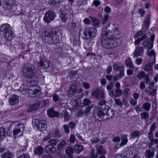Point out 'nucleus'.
<instances>
[{"instance_id": "5", "label": "nucleus", "mask_w": 158, "mask_h": 158, "mask_svg": "<svg viewBox=\"0 0 158 158\" xmlns=\"http://www.w3.org/2000/svg\"><path fill=\"white\" fill-rule=\"evenodd\" d=\"M41 38L43 41L48 44H57L59 42L58 35L50 30L44 31L41 34Z\"/></svg>"}, {"instance_id": "61", "label": "nucleus", "mask_w": 158, "mask_h": 158, "mask_svg": "<svg viewBox=\"0 0 158 158\" xmlns=\"http://www.w3.org/2000/svg\"><path fill=\"white\" fill-rule=\"evenodd\" d=\"M28 142L26 140H25L23 141L21 144V146L22 147H26L28 146Z\"/></svg>"}, {"instance_id": "58", "label": "nucleus", "mask_w": 158, "mask_h": 158, "mask_svg": "<svg viewBox=\"0 0 158 158\" xmlns=\"http://www.w3.org/2000/svg\"><path fill=\"white\" fill-rule=\"evenodd\" d=\"M130 90L128 88L125 89L123 91V94L125 96H127L129 94Z\"/></svg>"}, {"instance_id": "36", "label": "nucleus", "mask_w": 158, "mask_h": 158, "mask_svg": "<svg viewBox=\"0 0 158 158\" xmlns=\"http://www.w3.org/2000/svg\"><path fill=\"white\" fill-rule=\"evenodd\" d=\"M96 150L98 154H105L106 153V151L103 148V146L100 145L98 146Z\"/></svg>"}, {"instance_id": "29", "label": "nucleus", "mask_w": 158, "mask_h": 158, "mask_svg": "<svg viewBox=\"0 0 158 158\" xmlns=\"http://www.w3.org/2000/svg\"><path fill=\"white\" fill-rule=\"evenodd\" d=\"M93 25L95 27H98L100 23V21L98 19L94 17H90Z\"/></svg>"}, {"instance_id": "14", "label": "nucleus", "mask_w": 158, "mask_h": 158, "mask_svg": "<svg viewBox=\"0 0 158 158\" xmlns=\"http://www.w3.org/2000/svg\"><path fill=\"white\" fill-rule=\"evenodd\" d=\"M143 47H136L133 54V57H137L141 56L143 53Z\"/></svg>"}, {"instance_id": "17", "label": "nucleus", "mask_w": 158, "mask_h": 158, "mask_svg": "<svg viewBox=\"0 0 158 158\" xmlns=\"http://www.w3.org/2000/svg\"><path fill=\"white\" fill-rule=\"evenodd\" d=\"M19 96L16 95H12L9 98V103L11 105H14L19 101Z\"/></svg>"}, {"instance_id": "57", "label": "nucleus", "mask_w": 158, "mask_h": 158, "mask_svg": "<svg viewBox=\"0 0 158 158\" xmlns=\"http://www.w3.org/2000/svg\"><path fill=\"white\" fill-rule=\"evenodd\" d=\"M114 101L115 102V103L117 105L120 106H122L123 105L121 101L120 100V99H114Z\"/></svg>"}, {"instance_id": "38", "label": "nucleus", "mask_w": 158, "mask_h": 158, "mask_svg": "<svg viewBox=\"0 0 158 158\" xmlns=\"http://www.w3.org/2000/svg\"><path fill=\"white\" fill-rule=\"evenodd\" d=\"M113 69L115 71H119L124 69V66H118L117 64H115L113 65Z\"/></svg>"}, {"instance_id": "43", "label": "nucleus", "mask_w": 158, "mask_h": 158, "mask_svg": "<svg viewBox=\"0 0 158 158\" xmlns=\"http://www.w3.org/2000/svg\"><path fill=\"white\" fill-rule=\"evenodd\" d=\"M61 1V0H49V3L52 5H56L58 4Z\"/></svg>"}, {"instance_id": "35", "label": "nucleus", "mask_w": 158, "mask_h": 158, "mask_svg": "<svg viewBox=\"0 0 158 158\" xmlns=\"http://www.w3.org/2000/svg\"><path fill=\"white\" fill-rule=\"evenodd\" d=\"M82 146L79 145H76L74 148V151L77 153H79L83 150Z\"/></svg>"}, {"instance_id": "52", "label": "nucleus", "mask_w": 158, "mask_h": 158, "mask_svg": "<svg viewBox=\"0 0 158 158\" xmlns=\"http://www.w3.org/2000/svg\"><path fill=\"white\" fill-rule=\"evenodd\" d=\"M152 43V42L151 41V43H149V42L147 41H143L142 43V47H143V48L144 47H146L147 46L148 48V45Z\"/></svg>"}, {"instance_id": "27", "label": "nucleus", "mask_w": 158, "mask_h": 158, "mask_svg": "<svg viewBox=\"0 0 158 158\" xmlns=\"http://www.w3.org/2000/svg\"><path fill=\"white\" fill-rule=\"evenodd\" d=\"M7 134L5 128L0 127V141L4 139Z\"/></svg>"}, {"instance_id": "59", "label": "nucleus", "mask_w": 158, "mask_h": 158, "mask_svg": "<svg viewBox=\"0 0 158 158\" xmlns=\"http://www.w3.org/2000/svg\"><path fill=\"white\" fill-rule=\"evenodd\" d=\"M156 126H155V123H153L152 125H151V127H150V130L149 131H150V132H154L155 130V129H156Z\"/></svg>"}, {"instance_id": "20", "label": "nucleus", "mask_w": 158, "mask_h": 158, "mask_svg": "<svg viewBox=\"0 0 158 158\" xmlns=\"http://www.w3.org/2000/svg\"><path fill=\"white\" fill-rule=\"evenodd\" d=\"M49 116L51 117H57L59 116V113L56 111L53 108L50 109L48 112Z\"/></svg>"}, {"instance_id": "12", "label": "nucleus", "mask_w": 158, "mask_h": 158, "mask_svg": "<svg viewBox=\"0 0 158 158\" xmlns=\"http://www.w3.org/2000/svg\"><path fill=\"white\" fill-rule=\"evenodd\" d=\"M92 94L96 98L99 99H103L105 98V94L104 90H100L98 88L94 90Z\"/></svg>"}, {"instance_id": "16", "label": "nucleus", "mask_w": 158, "mask_h": 158, "mask_svg": "<svg viewBox=\"0 0 158 158\" xmlns=\"http://www.w3.org/2000/svg\"><path fill=\"white\" fill-rule=\"evenodd\" d=\"M23 124L20 123L17 124L13 131V133L14 137H16V136L21 132V130L22 129Z\"/></svg>"}, {"instance_id": "28", "label": "nucleus", "mask_w": 158, "mask_h": 158, "mask_svg": "<svg viewBox=\"0 0 158 158\" xmlns=\"http://www.w3.org/2000/svg\"><path fill=\"white\" fill-rule=\"evenodd\" d=\"M61 114L62 116L64 118V120L65 121H68L69 120L70 117L69 114L66 110H63Z\"/></svg>"}, {"instance_id": "60", "label": "nucleus", "mask_w": 158, "mask_h": 158, "mask_svg": "<svg viewBox=\"0 0 158 158\" xmlns=\"http://www.w3.org/2000/svg\"><path fill=\"white\" fill-rule=\"evenodd\" d=\"M17 158H30V157L28 154H24L19 156Z\"/></svg>"}, {"instance_id": "50", "label": "nucleus", "mask_w": 158, "mask_h": 158, "mask_svg": "<svg viewBox=\"0 0 158 158\" xmlns=\"http://www.w3.org/2000/svg\"><path fill=\"white\" fill-rule=\"evenodd\" d=\"M114 158H127V156L124 154L120 153L116 155Z\"/></svg>"}, {"instance_id": "22", "label": "nucleus", "mask_w": 158, "mask_h": 158, "mask_svg": "<svg viewBox=\"0 0 158 158\" xmlns=\"http://www.w3.org/2000/svg\"><path fill=\"white\" fill-rule=\"evenodd\" d=\"M156 151L155 148H152V150H147L145 152V155L148 158H152L154 156V153Z\"/></svg>"}, {"instance_id": "34", "label": "nucleus", "mask_w": 158, "mask_h": 158, "mask_svg": "<svg viewBox=\"0 0 158 158\" xmlns=\"http://www.w3.org/2000/svg\"><path fill=\"white\" fill-rule=\"evenodd\" d=\"M145 92L146 93L152 95H154L156 94V90L152 88H148L146 89Z\"/></svg>"}, {"instance_id": "3", "label": "nucleus", "mask_w": 158, "mask_h": 158, "mask_svg": "<svg viewBox=\"0 0 158 158\" xmlns=\"http://www.w3.org/2000/svg\"><path fill=\"white\" fill-rule=\"evenodd\" d=\"M35 69V67L33 65L27 64L23 68V73L26 77L31 80L29 81L31 83H36L38 79L36 76L37 72Z\"/></svg>"}, {"instance_id": "44", "label": "nucleus", "mask_w": 158, "mask_h": 158, "mask_svg": "<svg viewBox=\"0 0 158 158\" xmlns=\"http://www.w3.org/2000/svg\"><path fill=\"white\" fill-rule=\"evenodd\" d=\"M12 155V153L10 152H6L5 153L2 154L1 156L2 158H6Z\"/></svg>"}, {"instance_id": "10", "label": "nucleus", "mask_w": 158, "mask_h": 158, "mask_svg": "<svg viewBox=\"0 0 158 158\" xmlns=\"http://www.w3.org/2000/svg\"><path fill=\"white\" fill-rule=\"evenodd\" d=\"M59 12L60 13V17L62 22L65 23L68 19H70V15L68 13L69 11L65 8L61 9Z\"/></svg>"}, {"instance_id": "18", "label": "nucleus", "mask_w": 158, "mask_h": 158, "mask_svg": "<svg viewBox=\"0 0 158 158\" xmlns=\"http://www.w3.org/2000/svg\"><path fill=\"white\" fill-rule=\"evenodd\" d=\"M77 90V86L76 85H73L70 87L69 90L67 93V95L69 97H71L74 95Z\"/></svg>"}, {"instance_id": "45", "label": "nucleus", "mask_w": 158, "mask_h": 158, "mask_svg": "<svg viewBox=\"0 0 158 158\" xmlns=\"http://www.w3.org/2000/svg\"><path fill=\"white\" fill-rule=\"evenodd\" d=\"M146 38V36L145 35H144L141 38L135 40L134 42L135 45H136L137 44L139 43L141 41L145 39Z\"/></svg>"}, {"instance_id": "8", "label": "nucleus", "mask_w": 158, "mask_h": 158, "mask_svg": "<svg viewBox=\"0 0 158 158\" xmlns=\"http://www.w3.org/2000/svg\"><path fill=\"white\" fill-rule=\"evenodd\" d=\"M32 125L34 128L42 131L47 127V122L45 120L39 119H33L32 121Z\"/></svg>"}, {"instance_id": "53", "label": "nucleus", "mask_w": 158, "mask_h": 158, "mask_svg": "<svg viewBox=\"0 0 158 158\" xmlns=\"http://www.w3.org/2000/svg\"><path fill=\"white\" fill-rule=\"evenodd\" d=\"M109 18V16L106 15H104V17L103 19L102 23V24H105L108 20Z\"/></svg>"}, {"instance_id": "54", "label": "nucleus", "mask_w": 158, "mask_h": 158, "mask_svg": "<svg viewBox=\"0 0 158 158\" xmlns=\"http://www.w3.org/2000/svg\"><path fill=\"white\" fill-rule=\"evenodd\" d=\"M10 3L9 2H4L3 3V6L4 8H8L10 6Z\"/></svg>"}, {"instance_id": "64", "label": "nucleus", "mask_w": 158, "mask_h": 158, "mask_svg": "<svg viewBox=\"0 0 158 158\" xmlns=\"http://www.w3.org/2000/svg\"><path fill=\"white\" fill-rule=\"evenodd\" d=\"M112 70V67L110 65L108 66L106 69V73L109 74Z\"/></svg>"}, {"instance_id": "33", "label": "nucleus", "mask_w": 158, "mask_h": 158, "mask_svg": "<svg viewBox=\"0 0 158 158\" xmlns=\"http://www.w3.org/2000/svg\"><path fill=\"white\" fill-rule=\"evenodd\" d=\"M150 16L149 15H148L146 17L144 21L143 25L147 28L148 27L150 24Z\"/></svg>"}, {"instance_id": "13", "label": "nucleus", "mask_w": 158, "mask_h": 158, "mask_svg": "<svg viewBox=\"0 0 158 158\" xmlns=\"http://www.w3.org/2000/svg\"><path fill=\"white\" fill-rule=\"evenodd\" d=\"M93 108V105H91L86 108L85 110H79L77 114V117H81L84 116H87Z\"/></svg>"}, {"instance_id": "26", "label": "nucleus", "mask_w": 158, "mask_h": 158, "mask_svg": "<svg viewBox=\"0 0 158 158\" xmlns=\"http://www.w3.org/2000/svg\"><path fill=\"white\" fill-rule=\"evenodd\" d=\"M67 144L65 140H63L59 143L57 146L56 150L60 151Z\"/></svg>"}, {"instance_id": "7", "label": "nucleus", "mask_w": 158, "mask_h": 158, "mask_svg": "<svg viewBox=\"0 0 158 158\" xmlns=\"http://www.w3.org/2000/svg\"><path fill=\"white\" fill-rule=\"evenodd\" d=\"M97 30L93 27L85 28L84 29L83 38L89 40L94 37L96 34Z\"/></svg>"}, {"instance_id": "41", "label": "nucleus", "mask_w": 158, "mask_h": 158, "mask_svg": "<svg viewBox=\"0 0 158 158\" xmlns=\"http://www.w3.org/2000/svg\"><path fill=\"white\" fill-rule=\"evenodd\" d=\"M16 125V123L15 122H13L10 123L8 127V130L9 132H11V133L12 132L11 130L13 129H14Z\"/></svg>"}, {"instance_id": "48", "label": "nucleus", "mask_w": 158, "mask_h": 158, "mask_svg": "<svg viewBox=\"0 0 158 158\" xmlns=\"http://www.w3.org/2000/svg\"><path fill=\"white\" fill-rule=\"evenodd\" d=\"M83 105L84 106H87L90 105L91 103V101L88 98H85L83 100Z\"/></svg>"}, {"instance_id": "11", "label": "nucleus", "mask_w": 158, "mask_h": 158, "mask_svg": "<svg viewBox=\"0 0 158 158\" xmlns=\"http://www.w3.org/2000/svg\"><path fill=\"white\" fill-rule=\"evenodd\" d=\"M56 16L55 12L52 10L47 11L44 17V21L47 23H50L53 20Z\"/></svg>"}, {"instance_id": "1", "label": "nucleus", "mask_w": 158, "mask_h": 158, "mask_svg": "<svg viewBox=\"0 0 158 158\" xmlns=\"http://www.w3.org/2000/svg\"><path fill=\"white\" fill-rule=\"evenodd\" d=\"M106 101L104 100L101 101L98 104L99 106L98 108L95 110L94 115L95 117H98L101 118L100 120H103L109 119L113 117L114 114L113 110L110 108L105 104Z\"/></svg>"}, {"instance_id": "23", "label": "nucleus", "mask_w": 158, "mask_h": 158, "mask_svg": "<svg viewBox=\"0 0 158 158\" xmlns=\"http://www.w3.org/2000/svg\"><path fill=\"white\" fill-rule=\"evenodd\" d=\"M40 105V102H35L28 107V111L30 112L36 110L39 107Z\"/></svg>"}, {"instance_id": "62", "label": "nucleus", "mask_w": 158, "mask_h": 158, "mask_svg": "<svg viewBox=\"0 0 158 158\" xmlns=\"http://www.w3.org/2000/svg\"><path fill=\"white\" fill-rule=\"evenodd\" d=\"M69 127L71 129H73L76 126L75 124L73 122L69 123Z\"/></svg>"}, {"instance_id": "51", "label": "nucleus", "mask_w": 158, "mask_h": 158, "mask_svg": "<svg viewBox=\"0 0 158 158\" xmlns=\"http://www.w3.org/2000/svg\"><path fill=\"white\" fill-rule=\"evenodd\" d=\"M40 105H42V106H47L48 105L49 102V101L48 100H44L43 101H42V102H40Z\"/></svg>"}, {"instance_id": "6", "label": "nucleus", "mask_w": 158, "mask_h": 158, "mask_svg": "<svg viewBox=\"0 0 158 158\" xmlns=\"http://www.w3.org/2000/svg\"><path fill=\"white\" fill-rule=\"evenodd\" d=\"M59 139H52L48 140L49 144L45 146V148L48 152L53 154L56 151V147L55 146L59 142Z\"/></svg>"}, {"instance_id": "55", "label": "nucleus", "mask_w": 158, "mask_h": 158, "mask_svg": "<svg viewBox=\"0 0 158 158\" xmlns=\"http://www.w3.org/2000/svg\"><path fill=\"white\" fill-rule=\"evenodd\" d=\"M69 126L65 124L63 126V128L64 130V131L67 133H69Z\"/></svg>"}, {"instance_id": "30", "label": "nucleus", "mask_w": 158, "mask_h": 158, "mask_svg": "<svg viewBox=\"0 0 158 158\" xmlns=\"http://www.w3.org/2000/svg\"><path fill=\"white\" fill-rule=\"evenodd\" d=\"M111 27L113 33L115 35H119L120 32L118 31V25L114 23H113Z\"/></svg>"}, {"instance_id": "39", "label": "nucleus", "mask_w": 158, "mask_h": 158, "mask_svg": "<svg viewBox=\"0 0 158 158\" xmlns=\"http://www.w3.org/2000/svg\"><path fill=\"white\" fill-rule=\"evenodd\" d=\"M125 63L126 65L129 68L131 69H133L134 67V65L133 64L132 60L130 59H129L127 60Z\"/></svg>"}, {"instance_id": "47", "label": "nucleus", "mask_w": 158, "mask_h": 158, "mask_svg": "<svg viewBox=\"0 0 158 158\" xmlns=\"http://www.w3.org/2000/svg\"><path fill=\"white\" fill-rule=\"evenodd\" d=\"M65 152L69 156H72L71 154L73 152V149L71 147L67 148Z\"/></svg>"}, {"instance_id": "9", "label": "nucleus", "mask_w": 158, "mask_h": 158, "mask_svg": "<svg viewBox=\"0 0 158 158\" xmlns=\"http://www.w3.org/2000/svg\"><path fill=\"white\" fill-rule=\"evenodd\" d=\"M148 35L150 37V39L152 42V43L148 45L149 47L147 52V53L148 56L150 57L153 56L154 57H155L156 54L155 52L153 50L150 51V50L153 47V42L154 39L155 35L153 34H152V32H149L148 33Z\"/></svg>"}, {"instance_id": "63", "label": "nucleus", "mask_w": 158, "mask_h": 158, "mask_svg": "<svg viewBox=\"0 0 158 158\" xmlns=\"http://www.w3.org/2000/svg\"><path fill=\"white\" fill-rule=\"evenodd\" d=\"M75 137L74 135H71L70 136V138L69 139V141L71 143H73L75 142Z\"/></svg>"}, {"instance_id": "2", "label": "nucleus", "mask_w": 158, "mask_h": 158, "mask_svg": "<svg viewBox=\"0 0 158 158\" xmlns=\"http://www.w3.org/2000/svg\"><path fill=\"white\" fill-rule=\"evenodd\" d=\"M112 31L106 28L103 29L101 34L102 44L104 48H113L117 45V41L113 35Z\"/></svg>"}, {"instance_id": "24", "label": "nucleus", "mask_w": 158, "mask_h": 158, "mask_svg": "<svg viewBox=\"0 0 158 158\" xmlns=\"http://www.w3.org/2000/svg\"><path fill=\"white\" fill-rule=\"evenodd\" d=\"M11 30V27L7 23L2 25L1 27L0 31L2 32L5 33Z\"/></svg>"}, {"instance_id": "40", "label": "nucleus", "mask_w": 158, "mask_h": 158, "mask_svg": "<svg viewBox=\"0 0 158 158\" xmlns=\"http://www.w3.org/2000/svg\"><path fill=\"white\" fill-rule=\"evenodd\" d=\"M123 94L122 91L120 89H116L115 90V94L113 97H118L121 96Z\"/></svg>"}, {"instance_id": "56", "label": "nucleus", "mask_w": 158, "mask_h": 158, "mask_svg": "<svg viewBox=\"0 0 158 158\" xmlns=\"http://www.w3.org/2000/svg\"><path fill=\"white\" fill-rule=\"evenodd\" d=\"M100 4V2L98 1V0H95L93 1V4H92V6L93 5L95 6L96 7H98V6H99Z\"/></svg>"}, {"instance_id": "4", "label": "nucleus", "mask_w": 158, "mask_h": 158, "mask_svg": "<svg viewBox=\"0 0 158 158\" xmlns=\"http://www.w3.org/2000/svg\"><path fill=\"white\" fill-rule=\"evenodd\" d=\"M20 92L23 94H28L29 96L36 98L39 97L41 92L39 87L37 86L32 85L29 88L24 84H22L19 89Z\"/></svg>"}, {"instance_id": "21", "label": "nucleus", "mask_w": 158, "mask_h": 158, "mask_svg": "<svg viewBox=\"0 0 158 158\" xmlns=\"http://www.w3.org/2000/svg\"><path fill=\"white\" fill-rule=\"evenodd\" d=\"M114 84L112 82L110 83L108 85H107L106 87L109 95L112 97L114 96V91L112 90Z\"/></svg>"}, {"instance_id": "37", "label": "nucleus", "mask_w": 158, "mask_h": 158, "mask_svg": "<svg viewBox=\"0 0 158 158\" xmlns=\"http://www.w3.org/2000/svg\"><path fill=\"white\" fill-rule=\"evenodd\" d=\"M140 135V133L138 131H135L130 135V137L135 139L136 137H139Z\"/></svg>"}, {"instance_id": "46", "label": "nucleus", "mask_w": 158, "mask_h": 158, "mask_svg": "<svg viewBox=\"0 0 158 158\" xmlns=\"http://www.w3.org/2000/svg\"><path fill=\"white\" fill-rule=\"evenodd\" d=\"M140 116L142 119H145L148 118L149 114L147 112H143L141 113Z\"/></svg>"}, {"instance_id": "31", "label": "nucleus", "mask_w": 158, "mask_h": 158, "mask_svg": "<svg viewBox=\"0 0 158 158\" xmlns=\"http://www.w3.org/2000/svg\"><path fill=\"white\" fill-rule=\"evenodd\" d=\"M154 63L153 62L149 63L146 64L144 67V70L147 72L151 71L152 70V67Z\"/></svg>"}, {"instance_id": "19", "label": "nucleus", "mask_w": 158, "mask_h": 158, "mask_svg": "<svg viewBox=\"0 0 158 158\" xmlns=\"http://www.w3.org/2000/svg\"><path fill=\"white\" fill-rule=\"evenodd\" d=\"M34 152L35 155L40 156L44 153V149L43 147L39 146L35 148Z\"/></svg>"}, {"instance_id": "49", "label": "nucleus", "mask_w": 158, "mask_h": 158, "mask_svg": "<svg viewBox=\"0 0 158 158\" xmlns=\"http://www.w3.org/2000/svg\"><path fill=\"white\" fill-rule=\"evenodd\" d=\"M90 154V158H96L98 157L97 155L95 154V151L94 149H93L91 150Z\"/></svg>"}, {"instance_id": "25", "label": "nucleus", "mask_w": 158, "mask_h": 158, "mask_svg": "<svg viewBox=\"0 0 158 158\" xmlns=\"http://www.w3.org/2000/svg\"><path fill=\"white\" fill-rule=\"evenodd\" d=\"M38 64L39 66L45 69L48 68L50 66L48 61L44 60L40 61Z\"/></svg>"}, {"instance_id": "32", "label": "nucleus", "mask_w": 158, "mask_h": 158, "mask_svg": "<svg viewBox=\"0 0 158 158\" xmlns=\"http://www.w3.org/2000/svg\"><path fill=\"white\" fill-rule=\"evenodd\" d=\"M121 139L122 140L120 145L121 146H123L126 145L128 142V139L127 135H123L121 137Z\"/></svg>"}, {"instance_id": "15", "label": "nucleus", "mask_w": 158, "mask_h": 158, "mask_svg": "<svg viewBox=\"0 0 158 158\" xmlns=\"http://www.w3.org/2000/svg\"><path fill=\"white\" fill-rule=\"evenodd\" d=\"M4 37L6 40L10 41L15 37V35L13 31L11 30L5 33Z\"/></svg>"}, {"instance_id": "42", "label": "nucleus", "mask_w": 158, "mask_h": 158, "mask_svg": "<svg viewBox=\"0 0 158 158\" xmlns=\"http://www.w3.org/2000/svg\"><path fill=\"white\" fill-rule=\"evenodd\" d=\"M151 106V104L150 103L146 102L143 104V107L145 110L148 111L150 109Z\"/></svg>"}]
</instances>
